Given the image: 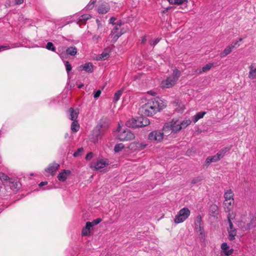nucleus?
Returning <instances> with one entry per match:
<instances>
[{
	"label": "nucleus",
	"instance_id": "obj_1",
	"mask_svg": "<svg viewBox=\"0 0 256 256\" xmlns=\"http://www.w3.org/2000/svg\"><path fill=\"white\" fill-rule=\"evenodd\" d=\"M166 106L160 98L156 97L149 100L148 102L140 106L139 112L144 116H152L162 110Z\"/></svg>",
	"mask_w": 256,
	"mask_h": 256
},
{
	"label": "nucleus",
	"instance_id": "obj_2",
	"mask_svg": "<svg viewBox=\"0 0 256 256\" xmlns=\"http://www.w3.org/2000/svg\"><path fill=\"white\" fill-rule=\"evenodd\" d=\"M180 76V72L176 68L173 70L172 76L162 82V86L164 88H170L174 86Z\"/></svg>",
	"mask_w": 256,
	"mask_h": 256
},
{
	"label": "nucleus",
	"instance_id": "obj_3",
	"mask_svg": "<svg viewBox=\"0 0 256 256\" xmlns=\"http://www.w3.org/2000/svg\"><path fill=\"white\" fill-rule=\"evenodd\" d=\"M107 130V126L105 125L98 124L93 130L90 139L93 142H96L100 139Z\"/></svg>",
	"mask_w": 256,
	"mask_h": 256
},
{
	"label": "nucleus",
	"instance_id": "obj_4",
	"mask_svg": "<svg viewBox=\"0 0 256 256\" xmlns=\"http://www.w3.org/2000/svg\"><path fill=\"white\" fill-rule=\"evenodd\" d=\"M118 130V138L121 141L131 140L135 138L134 134L128 128H122L119 126Z\"/></svg>",
	"mask_w": 256,
	"mask_h": 256
},
{
	"label": "nucleus",
	"instance_id": "obj_5",
	"mask_svg": "<svg viewBox=\"0 0 256 256\" xmlns=\"http://www.w3.org/2000/svg\"><path fill=\"white\" fill-rule=\"evenodd\" d=\"M179 124H180V122L178 120L173 119L170 122L166 123L164 125L162 130L165 133H166V132L176 133L182 130V127Z\"/></svg>",
	"mask_w": 256,
	"mask_h": 256
},
{
	"label": "nucleus",
	"instance_id": "obj_6",
	"mask_svg": "<svg viewBox=\"0 0 256 256\" xmlns=\"http://www.w3.org/2000/svg\"><path fill=\"white\" fill-rule=\"evenodd\" d=\"M190 212L187 208H184L180 210L175 216L174 222L176 224H180L185 221L190 216Z\"/></svg>",
	"mask_w": 256,
	"mask_h": 256
},
{
	"label": "nucleus",
	"instance_id": "obj_7",
	"mask_svg": "<svg viewBox=\"0 0 256 256\" xmlns=\"http://www.w3.org/2000/svg\"><path fill=\"white\" fill-rule=\"evenodd\" d=\"M109 164V160L106 158L98 159L96 162H92L90 164V168L92 170H98L104 168Z\"/></svg>",
	"mask_w": 256,
	"mask_h": 256
},
{
	"label": "nucleus",
	"instance_id": "obj_8",
	"mask_svg": "<svg viewBox=\"0 0 256 256\" xmlns=\"http://www.w3.org/2000/svg\"><path fill=\"white\" fill-rule=\"evenodd\" d=\"M164 132H162L160 130H154L150 133L148 134V139L152 141L160 142L164 138Z\"/></svg>",
	"mask_w": 256,
	"mask_h": 256
},
{
	"label": "nucleus",
	"instance_id": "obj_9",
	"mask_svg": "<svg viewBox=\"0 0 256 256\" xmlns=\"http://www.w3.org/2000/svg\"><path fill=\"white\" fill-rule=\"evenodd\" d=\"M77 53V49L75 46H70L66 49V53L64 52H60L58 54L60 55L62 58H63L66 55L68 54L72 56H75Z\"/></svg>",
	"mask_w": 256,
	"mask_h": 256
},
{
	"label": "nucleus",
	"instance_id": "obj_10",
	"mask_svg": "<svg viewBox=\"0 0 256 256\" xmlns=\"http://www.w3.org/2000/svg\"><path fill=\"white\" fill-rule=\"evenodd\" d=\"M110 10V4L105 2H102L98 8V12L100 14H105L107 13Z\"/></svg>",
	"mask_w": 256,
	"mask_h": 256
},
{
	"label": "nucleus",
	"instance_id": "obj_11",
	"mask_svg": "<svg viewBox=\"0 0 256 256\" xmlns=\"http://www.w3.org/2000/svg\"><path fill=\"white\" fill-rule=\"evenodd\" d=\"M150 124V120L146 117L140 116L136 118V128L146 126Z\"/></svg>",
	"mask_w": 256,
	"mask_h": 256
},
{
	"label": "nucleus",
	"instance_id": "obj_12",
	"mask_svg": "<svg viewBox=\"0 0 256 256\" xmlns=\"http://www.w3.org/2000/svg\"><path fill=\"white\" fill-rule=\"evenodd\" d=\"M78 68L80 70H84L88 73H92L94 71V66L91 62H86L84 64L80 65Z\"/></svg>",
	"mask_w": 256,
	"mask_h": 256
},
{
	"label": "nucleus",
	"instance_id": "obj_13",
	"mask_svg": "<svg viewBox=\"0 0 256 256\" xmlns=\"http://www.w3.org/2000/svg\"><path fill=\"white\" fill-rule=\"evenodd\" d=\"M67 113L68 114V118L70 120L72 121L76 120L79 114L78 110H74L73 108H70L68 110Z\"/></svg>",
	"mask_w": 256,
	"mask_h": 256
},
{
	"label": "nucleus",
	"instance_id": "obj_14",
	"mask_svg": "<svg viewBox=\"0 0 256 256\" xmlns=\"http://www.w3.org/2000/svg\"><path fill=\"white\" fill-rule=\"evenodd\" d=\"M60 168V165L56 162H54L49 165L48 167L45 170L48 173L51 174L52 175H54L56 170Z\"/></svg>",
	"mask_w": 256,
	"mask_h": 256
},
{
	"label": "nucleus",
	"instance_id": "obj_15",
	"mask_svg": "<svg viewBox=\"0 0 256 256\" xmlns=\"http://www.w3.org/2000/svg\"><path fill=\"white\" fill-rule=\"evenodd\" d=\"M6 184L10 186V189L14 191H17L19 188L18 182L15 179L12 178H10L8 180Z\"/></svg>",
	"mask_w": 256,
	"mask_h": 256
},
{
	"label": "nucleus",
	"instance_id": "obj_16",
	"mask_svg": "<svg viewBox=\"0 0 256 256\" xmlns=\"http://www.w3.org/2000/svg\"><path fill=\"white\" fill-rule=\"evenodd\" d=\"M70 171L68 170H64L58 175V178L60 181L64 182L67 179L68 176L70 174Z\"/></svg>",
	"mask_w": 256,
	"mask_h": 256
},
{
	"label": "nucleus",
	"instance_id": "obj_17",
	"mask_svg": "<svg viewBox=\"0 0 256 256\" xmlns=\"http://www.w3.org/2000/svg\"><path fill=\"white\" fill-rule=\"evenodd\" d=\"M114 25L115 26L111 32L110 36L112 39L116 41L122 35V33L118 31L120 27L117 24Z\"/></svg>",
	"mask_w": 256,
	"mask_h": 256
},
{
	"label": "nucleus",
	"instance_id": "obj_18",
	"mask_svg": "<svg viewBox=\"0 0 256 256\" xmlns=\"http://www.w3.org/2000/svg\"><path fill=\"white\" fill-rule=\"evenodd\" d=\"M221 248L223 250L225 255L226 256H230L234 252V249L230 248L229 246L226 242H224L222 244Z\"/></svg>",
	"mask_w": 256,
	"mask_h": 256
},
{
	"label": "nucleus",
	"instance_id": "obj_19",
	"mask_svg": "<svg viewBox=\"0 0 256 256\" xmlns=\"http://www.w3.org/2000/svg\"><path fill=\"white\" fill-rule=\"evenodd\" d=\"M92 226V224L90 222H86V224L84 228L82 230V236H86L90 233V228Z\"/></svg>",
	"mask_w": 256,
	"mask_h": 256
},
{
	"label": "nucleus",
	"instance_id": "obj_20",
	"mask_svg": "<svg viewBox=\"0 0 256 256\" xmlns=\"http://www.w3.org/2000/svg\"><path fill=\"white\" fill-rule=\"evenodd\" d=\"M209 214L212 216H216L218 214V207L215 204H212L209 208Z\"/></svg>",
	"mask_w": 256,
	"mask_h": 256
},
{
	"label": "nucleus",
	"instance_id": "obj_21",
	"mask_svg": "<svg viewBox=\"0 0 256 256\" xmlns=\"http://www.w3.org/2000/svg\"><path fill=\"white\" fill-rule=\"evenodd\" d=\"M234 204V199H231L228 201L224 200V204L225 211L226 212H230Z\"/></svg>",
	"mask_w": 256,
	"mask_h": 256
},
{
	"label": "nucleus",
	"instance_id": "obj_22",
	"mask_svg": "<svg viewBox=\"0 0 256 256\" xmlns=\"http://www.w3.org/2000/svg\"><path fill=\"white\" fill-rule=\"evenodd\" d=\"M220 158L217 154L213 156H208L206 160V164L208 166L211 162H216Z\"/></svg>",
	"mask_w": 256,
	"mask_h": 256
},
{
	"label": "nucleus",
	"instance_id": "obj_23",
	"mask_svg": "<svg viewBox=\"0 0 256 256\" xmlns=\"http://www.w3.org/2000/svg\"><path fill=\"white\" fill-rule=\"evenodd\" d=\"M248 78L251 80L256 78V66H254V64L250 66Z\"/></svg>",
	"mask_w": 256,
	"mask_h": 256
},
{
	"label": "nucleus",
	"instance_id": "obj_24",
	"mask_svg": "<svg viewBox=\"0 0 256 256\" xmlns=\"http://www.w3.org/2000/svg\"><path fill=\"white\" fill-rule=\"evenodd\" d=\"M234 193L231 189L226 190L224 194V200L228 201L234 199Z\"/></svg>",
	"mask_w": 256,
	"mask_h": 256
},
{
	"label": "nucleus",
	"instance_id": "obj_25",
	"mask_svg": "<svg viewBox=\"0 0 256 256\" xmlns=\"http://www.w3.org/2000/svg\"><path fill=\"white\" fill-rule=\"evenodd\" d=\"M126 125L128 127L136 128V118H132L126 122Z\"/></svg>",
	"mask_w": 256,
	"mask_h": 256
},
{
	"label": "nucleus",
	"instance_id": "obj_26",
	"mask_svg": "<svg viewBox=\"0 0 256 256\" xmlns=\"http://www.w3.org/2000/svg\"><path fill=\"white\" fill-rule=\"evenodd\" d=\"M206 114L204 112H198L192 117V120L194 123L197 122L200 119L202 118Z\"/></svg>",
	"mask_w": 256,
	"mask_h": 256
},
{
	"label": "nucleus",
	"instance_id": "obj_27",
	"mask_svg": "<svg viewBox=\"0 0 256 256\" xmlns=\"http://www.w3.org/2000/svg\"><path fill=\"white\" fill-rule=\"evenodd\" d=\"M255 226H256V217L252 216L250 222L247 224L246 230H250Z\"/></svg>",
	"mask_w": 256,
	"mask_h": 256
},
{
	"label": "nucleus",
	"instance_id": "obj_28",
	"mask_svg": "<svg viewBox=\"0 0 256 256\" xmlns=\"http://www.w3.org/2000/svg\"><path fill=\"white\" fill-rule=\"evenodd\" d=\"M230 150V147H226L222 149H221L218 153L217 154L218 156L221 159L226 154L229 152Z\"/></svg>",
	"mask_w": 256,
	"mask_h": 256
},
{
	"label": "nucleus",
	"instance_id": "obj_29",
	"mask_svg": "<svg viewBox=\"0 0 256 256\" xmlns=\"http://www.w3.org/2000/svg\"><path fill=\"white\" fill-rule=\"evenodd\" d=\"M80 129V124L78 120H74L72 122L71 124V130L73 132H77Z\"/></svg>",
	"mask_w": 256,
	"mask_h": 256
},
{
	"label": "nucleus",
	"instance_id": "obj_30",
	"mask_svg": "<svg viewBox=\"0 0 256 256\" xmlns=\"http://www.w3.org/2000/svg\"><path fill=\"white\" fill-rule=\"evenodd\" d=\"M236 234V230L235 228L228 230V238L230 240H233L235 239Z\"/></svg>",
	"mask_w": 256,
	"mask_h": 256
},
{
	"label": "nucleus",
	"instance_id": "obj_31",
	"mask_svg": "<svg viewBox=\"0 0 256 256\" xmlns=\"http://www.w3.org/2000/svg\"><path fill=\"white\" fill-rule=\"evenodd\" d=\"M180 127H182V129L186 128L188 125H190L192 121L190 119H186L182 122H180Z\"/></svg>",
	"mask_w": 256,
	"mask_h": 256
},
{
	"label": "nucleus",
	"instance_id": "obj_32",
	"mask_svg": "<svg viewBox=\"0 0 256 256\" xmlns=\"http://www.w3.org/2000/svg\"><path fill=\"white\" fill-rule=\"evenodd\" d=\"M213 66L214 64L212 63L206 64V66L202 68V71H200V73L205 72L208 71Z\"/></svg>",
	"mask_w": 256,
	"mask_h": 256
},
{
	"label": "nucleus",
	"instance_id": "obj_33",
	"mask_svg": "<svg viewBox=\"0 0 256 256\" xmlns=\"http://www.w3.org/2000/svg\"><path fill=\"white\" fill-rule=\"evenodd\" d=\"M232 50H230V48H228L227 46L224 48V50L220 54V58H224L226 56L229 54L231 52Z\"/></svg>",
	"mask_w": 256,
	"mask_h": 256
},
{
	"label": "nucleus",
	"instance_id": "obj_34",
	"mask_svg": "<svg viewBox=\"0 0 256 256\" xmlns=\"http://www.w3.org/2000/svg\"><path fill=\"white\" fill-rule=\"evenodd\" d=\"M122 93V90H118L114 94V102H118L119 100L120 97L121 96Z\"/></svg>",
	"mask_w": 256,
	"mask_h": 256
},
{
	"label": "nucleus",
	"instance_id": "obj_35",
	"mask_svg": "<svg viewBox=\"0 0 256 256\" xmlns=\"http://www.w3.org/2000/svg\"><path fill=\"white\" fill-rule=\"evenodd\" d=\"M124 148V144L122 143L116 144L114 148V150L116 152H118Z\"/></svg>",
	"mask_w": 256,
	"mask_h": 256
},
{
	"label": "nucleus",
	"instance_id": "obj_36",
	"mask_svg": "<svg viewBox=\"0 0 256 256\" xmlns=\"http://www.w3.org/2000/svg\"><path fill=\"white\" fill-rule=\"evenodd\" d=\"M46 48L52 52H56V48L52 42H48L46 46Z\"/></svg>",
	"mask_w": 256,
	"mask_h": 256
},
{
	"label": "nucleus",
	"instance_id": "obj_37",
	"mask_svg": "<svg viewBox=\"0 0 256 256\" xmlns=\"http://www.w3.org/2000/svg\"><path fill=\"white\" fill-rule=\"evenodd\" d=\"M10 178L5 174L2 172H0V180L2 181H5L6 184Z\"/></svg>",
	"mask_w": 256,
	"mask_h": 256
},
{
	"label": "nucleus",
	"instance_id": "obj_38",
	"mask_svg": "<svg viewBox=\"0 0 256 256\" xmlns=\"http://www.w3.org/2000/svg\"><path fill=\"white\" fill-rule=\"evenodd\" d=\"M91 18V16L89 14H84L80 16L79 18L80 21H86L89 20Z\"/></svg>",
	"mask_w": 256,
	"mask_h": 256
},
{
	"label": "nucleus",
	"instance_id": "obj_39",
	"mask_svg": "<svg viewBox=\"0 0 256 256\" xmlns=\"http://www.w3.org/2000/svg\"><path fill=\"white\" fill-rule=\"evenodd\" d=\"M96 2V0H90V3L86 6V9L88 10L92 9Z\"/></svg>",
	"mask_w": 256,
	"mask_h": 256
},
{
	"label": "nucleus",
	"instance_id": "obj_40",
	"mask_svg": "<svg viewBox=\"0 0 256 256\" xmlns=\"http://www.w3.org/2000/svg\"><path fill=\"white\" fill-rule=\"evenodd\" d=\"M96 2V0H90V3L86 6V9L88 10L92 9Z\"/></svg>",
	"mask_w": 256,
	"mask_h": 256
},
{
	"label": "nucleus",
	"instance_id": "obj_41",
	"mask_svg": "<svg viewBox=\"0 0 256 256\" xmlns=\"http://www.w3.org/2000/svg\"><path fill=\"white\" fill-rule=\"evenodd\" d=\"M194 225H195V226L202 225V219L200 216H196V220H195V222H194Z\"/></svg>",
	"mask_w": 256,
	"mask_h": 256
},
{
	"label": "nucleus",
	"instance_id": "obj_42",
	"mask_svg": "<svg viewBox=\"0 0 256 256\" xmlns=\"http://www.w3.org/2000/svg\"><path fill=\"white\" fill-rule=\"evenodd\" d=\"M195 228L198 232H200V234H204V230L202 225L196 226Z\"/></svg>",
	"mask_w": 256,
	"mask_h": 256
},
{
	"label": "nucleus",
	"instance_id": "obj_43",
	"mask_svg": "<svg viewBox=\"0 0 256 256\" xmlns=\"http://www.w3.org/2000/svg\"><path fill=\"white\" fill-rule=\"evenodd\" d=\"M146 146V144H144L141 142H136V148L140 150H143Z\"/></svg>",
	"mask_w": 256,
	"mask_h": 256
},
{
	"label": "nucleus",
	"instance_id": "obj_44",
	"mask_svg": "<svg viewBox=\"0 0 256 256\" xmlns=\"http://www.w3.org/2000/svg\"><path fill=\"white\" fill-rule=\"evenodd\" d=\"M232 218H232L230 217V214H228V224H229L230 230L234 228L233 224L232 222Z\"/></svg>",
	"mask_w": 256,
	"mask_h": 256
},
{
	"label": "nucleus",
	"instance_id": "obj_45",
	"mask_svg": "<svg viewBox=\"0 0 256 256\" xmlns=\"http://www.w3.org/2000/svg\"><path fill=\"white\" fill-rule=\"evenodd\" d=\"M64 64H65V66H66V70L68 74L72 70V66L69 63V62L68 61L66 62Z\"/></svg>",
	"mask_w": 256,
	"mask_h": 256
},
{
	"label": "nucleus",
	"instance_id": "obj_46",
	"mask_svg": "<svg viewBox=\"0 0 256 256\" xmlns=\"http://www.w3.org/2000/svg\"><path fill=\"white\" fill-rule=\"evenodd\" d=\"M110 56V54L108 52H103L101 54H100V58L102 59V60H106V58H108V57Z\"/></svg>",
	"mask_w": 256,
	"mask_h": 256
},
{
	"label": "nucleus",
	"instance_id": "obj_47",
	"mask_svg": "<svg viewBox=\"0 0 256 256\" xmlns=\"http://www.w3.org/2000/svg\"><path fill=\"white\" fill-rule=\"evenodd\" d=\"M160 40L158 38H156L154 40H151L150 41V44L154 46L160 42Z\"/></svg>",
	"mask_w": 256,
	"mask_h": 256
},
{
	"label": "nucleus",
	"instance_id": "obj_48",
	"mask_svg": "<svg viewBox=\"0 0 256 256\" xmlns=\"http://www.w3.org/2000/svg\"><path fill=\"white\" fill-rule=\"evenodd\" d=\"M100 38V37L98 35H94L92 37V40L94 43H98V42L99 39Z\"/></svg>",
	"mask_w": 256,
	"mask_h": 256
},
{
	"label": "nucleus",
	"instance_id": "obj_49",
	"mask_svg": "<svg viewBox=\"0 0 256 256\" xmlns=\"http://www.w3.org/2000/svg\"><path fill=\"white\" fill-rule=\"evenodd\" d=\"M94 156V154L92 152H88L86 156V160H90Z\"/></svg>",
	"mask_w": 256,
	"mask_h": 256
},
{
	"label": "nucleus",
	"instance_id": "obj_50",
	"mask_svg": "<svg viewBox=\"0 0 256 256\" xmlns=\"http://www.w3.org/2000/svg\"><path fill=\"white\" fill-rule=\"evenodd\" d=\"M83 151V148H79L78 150L74 152L73 156L74 157H76L80 155V154Z\"/></svg>",
	"mask_w": 256,
	"mask_h": 256
},
{
	"label": "nucleus",
	"instance_id": "obj_51",
	"mask_svg": "<svg viewBox=\"0 0 256 256\" xmlns=\"http://www.w3.org/2000/svg\"><path fill=\"white\" fill-rule=\"evenodd\" d=\"M102 222V219L98 218L94 220L92 222H91L92 224V226L94 225H96Z\"/></svg>",
	"mask_w": 256,
	"mask_h": 256
},
{
	"label": "nucleus",
	"instance_id": "obj_52",
	"mask_svg": "<svg viewBox=\"0 0 256 256\" xmlns=\"http://www.w3.org/2000/svg\"><path fill=\"white\" fill-rule=\"evenodd\" d=\"M101 94V90H98L97 91L94 92V98H98Z\"/></svg>",
	"mask_w": 256,
	"mask_h": 256
},
{
	"label": "nucleus",
	"instance_id": "obj_53",
	"mask_svg": "<svg viewBox=\"0 0 256 256\" xmlns=\"http://www.w3.org/2000/svg\"><path fill=\"white\" fill-rule=\"evenodd\" d=\"M202 179L200 177H197L192 180V184H197L201 181Z\"/></svg>",
	"mask_w": 256,
	"mask_h": 256
},
{
	"label": "nucleus",
	"instance_id": "obj_54",
	"mask_svg": "<svg viewBox=\"0 0 256 256\" xmlns=\"http://www.w3.org/2000/svg\"><path fill=\"white\" fill-rule=\"evenodd\" d=\"M11 48H14V46L10 47V45L1 46H0V52L4 50L9 49Z\"/></svg>",
	"mask_w": 256,
	"mask_h": 256
},
{
	"label": "nucleus",
	"instance_id": "obj_55",
	"mask_svg": "<svg viewBox=\"0 0 256 256\" xmlns=\"http://www.w3.org/2000/svg\"><path fill=\"white\" fill-rule=\"evenodd\" d=\"M184 3V0H174V4L180 5Z\"/></svg>",
	"mask_w": 256,
	"mask_h": 256
},
{
	"label": "nucleus",
	"instance_id": "obj_56",
	"mask_svg": "<svg viewBox=\"0 0 256 256\" xmlns=\"http://www.w3.org/2000/svg\"><path fill=\"white\" fill-rule=\"evenodd\" d=\"M116 20V18L114 17H112L109 20V23L113 25H114L116 24L115 21Z\"/></svg>",
	"mask_w": 256,
	"mask_h": 256
},
{
	"label": "nucleus",
	"instance_id": "obj_57",
	"mask_svg": "<svg viewBox=\"0 0 256 256\" xmlns=\"http://www.w3.org/2000/svg\"><path fill=\"white\" fill-rule=\"evenodd\" d=\"M24 0H15V3L16 4H20L23 3Z\"/></svg>",
	"mask_w": 256,
	"mask_h": 256
},
{
	"label": "nucleus",
	"instance_id": "obj_58",
	"mask_svg": "<svg viewBox=\"0 0 256 256\" xmlns=\"http://www.w3.org/2000/svg\"><path fill=\"white\" fill-rule=\"evenodd\" d=\"M228 48H230V50L232 51V50L236 48V46H234V44H233V43H232V44H230V45H229L228 46Z\"/></svg>",
	"mask_w": 256,
	"mask_h": 256
},
{
	"label": "nucleus",
	"instance_id": "obj_59",
	"mask_svg": "<svg viewBox=\"0 0 256 256\" xmlns=\"http://www.w3.org/2000/svg\"><path fill=\"white\" fill-rule=\"evenodd\" d=\"M48 184L47 182H42L39 184L40 186H43L46 185Z\"/></svg>",
	"mask_w": 256,
	"mask_h": 256
},
{
	"label": "nucleus",
	"instance_id": "obj_60",
	"mask_svg": "<svg viewBox=\"0 0 256 256\" xmlns=\"http://www.w3.org/2000/svg\"><path fill=\"white\" fill-rule=\"evenodd\" d=\"M148 93L150 94L151 95L154 96H155L156 94V92H154L152 91V90L148 92Z\"/></svg>",
	"mask_w": 256,
	"mask_h": 256
},
{
	"label": "nucleus",
	"instance_id": "obj_61",
	"mask_svg": "<svg viewBox=\"0 0 256 256\" xmlns=\"http://www.w3.org/2000/svg\"><path fill=\"white\" fill-rule=\"evenodd\" d=\"M146 38L145 36H144L142 40V43L144 44L146 42Z\"/></svg>",
	"mask_w": 256,
	"mask_h": 256
},
{
	"label": "nucleus",
	"instance_id": "obj_62",
	"mask_svg": "<svg viewBox=\"0 0 256 256\" xmlns=\"http://www.w3.org/2000/svg\"><path fill=\"white\" fill-rule=\"evenodd\" d=\"M122 22L120 20H119L118 22H117L115 24H117L119 26V27H120V26H122Z\"/></svg>",
	"mask_w": 256,
	"mask_h": 256
},
{
	"label": "nucleus",
	"instance_id": "obj_63",
	"mask_svg": "<svg viewBox=\"0 0 256 256\" xmlns=\"http://www.w3.org/2000/svg\"><path fill=\"white\" fill-rule=\"evenodd\" d=\"M234 44V46H240V44H238V40H236L234 42H232Z\"/></svg>",
	"mask_w": 256,
	"mask_h": 256
},
{
	"label": "nucleus",
	"instance_id": "obj_64",
	"mask_svg": "<svg viewBox=\"0 0 256 256\" xmlns=\"http://www.w3.org/2000/svg\"><path fill=\"white\" fill-rule=\"evenodd\" d=\"M239 42H242V38H240L238 40Z\"/></svg>",
	"mask_w": 256,
	"mask_h": 256
}]
</instances>
